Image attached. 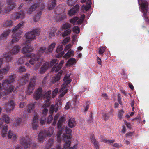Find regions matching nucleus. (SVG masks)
<instances>
[{
    "instance_id": "obj_1",
    "label": "nucleus",
    "mask_w": 149,
    "mask_h": 149,
    "mask_svg": "<svg viewBox=\"0 0 149 149\" xmlns=\"http://www.w3.org/2000/svg\"><path fill=\"white\" fill-rule=\"evenodd\" d=\"M47 48L45 47H42L40 48L37 52L36 56L35 54L32 53L25 54L24 56L26 57L31 58L29 61V62L31 64L33 65L38 63L40 57L46 51H47Z\"/></svg>"
},
{
    "instance_id": "obj_2",
    "label": "nucleus",
    "mask_w": 149,
    "mask_h": 149,
    "mask_svg": "<svg viewBox=\"0 0 149 149\" xmlns=\"http://www.w3.org/2000/svg\"><path fill=\"white\" fill-rule=\"evenodd\" d=\"M24 22L23 21L19 23L17 26L15 27L12 30L13 35L12 36L13 38L11 41L12 43L18 41L20 38L22 31L19 29L23 26Z\"/></svg>"
},
{
    "instance_id": "obj_3",
    "label": "nucleus",
    "mask_w": 149,
    "mask_h": 149,
    "mask_svg": "<svg viewBox=\"0 0 149 149\" xmlns=\"http://www.w3.org/2000/svg\"><path fill=\"white\" fill-rule=\"evenodd\" d=\"M19 140L21 146L17 145L15 149H27L32 143L31 139L28 135L20 137Z\"/></svg>"
},
{
    "instance_id": "obj_4",
    "label": "nucleus",
    "mask_w": 149,
    "mask_h": 149,
    "mask_svg": "<svg viewBox=\"0 0 149 149\" xmlns=\"http://www.w3.org/2000/svg\"><path fill=\"white\" fill-rule=\"evenodd\" d=\"M3 120L0 119V129L2 128L1 132V135L2 137H5L7 135L8 126L7 125H3V121L6 123H8L10 122V118L6 115H4L2 117Z\"/></svg>"
},
{
    "instance_id": "obj_5",
    "label": "nucleus",
    "mask_w": 149,
    "mask_h": 149,
    "mask_svg": "<svg viewBox=\"0 0 149 149\" xmlns=\"http://www.w3.org/2000/svg\"><path fill=\"white\" fill-rule=\"evenodd\" d=\"M39 30L37 29H33L31 31L26 32L24 36L26 39V43H30L33 40L36 39V36L39 35Z\"/></svg>"
},
{
    "instance_id": "obj_6",
    "label": "nucleus",
    "mask_w": 149,
    "mask_h": 149,
    "mask_svg": "<svg viewBox=\"0 0 149 149\" xmlns=\"http://www.w3.org/2000/svg\"><path fill=\"white\" fill-rule=\"evenodd\" d=\"M53 129L51 127H49V131L47 132L46 131H41L38 135V139L39 141L41 142L44 140L46 136H51L53 134Z\"/></svg>"
},
{
    "instance_id": "obj_7",
    "label": "nucleus",
    "mask_w": 149,
    "mask_h": 149,
    "mask_svg": "<svg viewBox=\"0 0 149 149\" xmlns=\"http://www.w3.org/2000/svg\"><path fill=\"white\" fill-rule=\"evenodd\" d=\"M141 12L143 13L145 20L146 22H149V19L147 17L148 3L146 1H142L141 3L139 4Z\"/></svg>"
},
{
    "instance_id": "obj_8",
    "label": "nucleus",
    "mask_w": 149,
    "mask_h": 149,
    "mask_svg": "<svg viewBox=\"0 0 149 149\" xmlns=\"http://www.w3.org/2000/svg\"><path fill=\"white\" fill-rule=\"evenodd\" d=\"M45 6L42 3H35L33 4L31 6L30 8L27 13L29 14H31L36 9L38 8L40 10L44 9Z\"/></svg>"
},
{
    "instance_id": "obj_9",
    "label": "nucleus",
    "mask_w": 149,
    "mask_h": 149,
    "mask_svg": "<svg viewBox=\"0 0 149 149\" xmlns=\"http://www.w3.org/2000/svg\"><path fill=\"white\" fill-rule=\"evenodd\" d=\"M11 83L8 79H6L2 83L3 88L7 92L9 93L12 92L14 90V86L10 85Z\"/></svg>"
},
{
    "instance_id": "obj_10",
    "label": "nucleus",
    "mask_w": 149,
    "mask_h": 149,
    "mask_svg": "<svg viewBox=\"0 0 149 149\" xmlns=\"http://www.w3.org/2000/svg\"><path fill=\"white\" fill-rule=\"evenodd\" d=\"M15 0H7V3L8 6L4 8V13H7L13 10L16 6L15 3H14Z\"/></svg>"
},
{
    "instance_id": "obj_11",
    "label": "nucleus",
    "mask_w": 149,
    "mask_h": 149,
    "mask_svg": "<svg viewBox=\"0 0 149 149\" xmlns=\"http://www.w3.org/2000/svg\"><path fill=\"white\" fill-rule=\"evenodd\" d=\"M25 17V13L22 10H21L20 12H16L13 14L11 16V18L15 20L20 18L24 19Z\"/></svg>"
},
{
    "instance_id": "obj_12",
    "label": "nucleus",
    "mask_w": 149,
    "mask_h": 149,
    "mask_svg": "<svg viewBox=\"0 0 149 149\" xmlns=\"http://www.w3.org/2000/svg\"><path fill=\"white\" fill-rule=\"evenodd\" d=\"M61 10L59 8H58L55 10V13L56 14H58V16L56 17V19L59 21H62L66 17V14L65 13H63L61 15V13H62V11L61 12L60 10Z\"/></svg>"
},
{
    "instance_id": "obj_13",
    "label": "nucleus",
    "mask_w": 149,
    "mask_h": 149,
    "mask_svg": "<svg viewBox=\"0 0 149 149\" xmlns=\"http://www.w3.org/2000/svg\"><path fill=\"white\" fill-rule=\"evenodd\" d=\"M29 76L30 74L27 73L22 75L18 80L19 84L21 85H24L28 81Z\"/></svg>"
},
{
    "instance_id": "obj_14",
    "label": "nucleus",
    "mask_w": 149,
    "mask_h": 149,
    "mask_svg": "<svg viewBox=\"0 0 149 149\" xmlns=\"http://www.w3.org/2000/svg\"><path fill=\"white\" fill-rule=\"evenodd\" d=\"M51 94H35L34 97L35 99L36 100H38L40 99L46 98L47 99L46 100V102H48L49 100V96H50Z\"/></svg>"
},
{
    "instance_id": "obj_15",
    "label": "nucleus",
    "mask_w": 149,
    "mask_h": 149,
    "mask_svg": "<svg viewBox=\"0 0 149 149\" xmlns=\"http://www.w3.org/2000/svg\"><path fill=\"white\" fill-rule=\"evenodd\" d=\"M36 79V77L34 76L30 80L28 88V90L30 93H32V91L34 90L35 86Z\"/></svg>"
},
{
    "instance_id": "obj_16",
    "label": "nucleus",
    "mask_w": 149,
    "mask_h": 149,
    "mask_svg": "<svg viewBox=\"0 0 149 149\" xmlns=\"http://www.w3.org/2000/svg\"><path fill=\"white\" fill-rule=\"evenodd\" d=\"M15 104L13 100H10L6 104V108L7 112H9L13 110L14 108Z\"/></svg>"
},
{
    "instance_id": "obj_17",
    "label": "nucleus",
    "mask_w": 149,
    "mask_h": 149,
    "mask_svg": "<svg viewBox=\"0 0 149 149\" xmlns=\"http://www.w3.org/2000/svg\"><path fill=\"white\" fill-rule=\"evenodd\" d=\"M63 49V47L62 45H59L57 47L56 52L59 53L56 55V57L58 58L62 57L64 54V51H62Z\"/></svg>"
},
{
    "instance_id": "obj_18",
    "label": "nucleus",
    "mask_w": 149,
    "mask_h": 149,
    "mask_svg": "<svg viewBox=\"0 0 149 149\" xmlns=\"http://www.w3.org/2000/svg\"><path fill=\"white\" fill-rule=\"evenodd\" d=\"M79 6L78 5H76L68 12V14L70 16H72L75 14L79 10Z\"/></svg>"
},
{
    "instance_id": "obj_19",
    "label": "nucleus",
    "mask_w": 149,
    "mask_h": 149,
    "mask_svg": "<svg viewBox=\"0 0 149 149\" xmlns=\"http://www.w3.org/2000/svg\"><path fill=\"white\" fill-rule=\"evenodd\" d=\"M38 116L36 115L34 117L33 119L32 128L35 130H37L38 126Z\"/></svg>"
},
{
    "instance_id": "obj_20",
    "label": "nucleus",
    "mask_w": 149,
    "mask_h": 149,
    "mask_svg": "<svg viewBox=\"0 0 149 149\" xmlns=\"http://www.w3.org/2000/svg\"><path fill=\"white\" fill-rule=\"evenodd\" d=\"M33 49L30 45H27L22 49V52L23 53H29L32 52Z\"/></svg>"
},
{
    "instance_id": "obj_21",
    "label": "nucleus",
    "mask_w": 149,
    "mask_h": 149,
    "mask_svg": "<svg viewBox=\"0 0 149 149\" xmlns=\"http://www.w3.org/2000/svg\"><path fill=\"white\" fill-rule=\"evenodd\" d=\"M65 131L66 134H67L68 135L63 134V137L64 138L67 139H70V135L71 134V132H72V130L66 127L65 129Z\"/></svg>"
},
{
    "instance_id": "obj_22",
    "label": "nucleus",
    "mask_w": 149,
    "mask_h": 149,
    "mask_svg": "<svg viewBox=\"0 0 149 149\" xmlns=\"http://www.w3.org/2000/svg\"><path fill=\"white\" fill-rule=\"evenodd\" d=\"M20 48L19 45H16L10 51V53L12 55L16 54L19 52Z\"/></svg>"
},
{
    "instance_id": "obj_23",
    "label": "nucleus",
    "mask_w": 149,
    "mask_h": 149,
    "mask_svg": "<svg viewBox=\"0 0 149 149\" xmlns=\"http://www.w3.org/2000/svg\"><path fill=\"white\" fill-rule=\"evenodd\" d=\"M64 63V61L62 60L60 62V63L58 64V63L57 65H54L53 67L52 68V70L53 71L58 72L59 70L61 69V67Z\"/></svg>"
},
{
    "instance_id": "obj_24",
    "label": "nucleus",
    "mask_w": 149,
    "mask_h": 149,
    "mask_svg": "<svg viewBox=\"0 0 149 149\" xmlns=\"http://www.w3.org/2000/svg\"><path fill=\"white\" fill-rule=\"evenodd\" d=\"M71 142L70 141L68 140L65 142V143L64 145L63 148V149H76L77 147V145H74L72 147V148L70 147V144Z\"/></svg>"
},
{
    "instance_id": "obj_25",
    "label": "nucleus",
    "mask_w": 149,
    "mask_h": 149,
    "mask_svg": "<svg viewBox=\"0 0 149 149\" xmlns=\"http://www.w3.org/2000/svg\"><path fill=\"white\" fill-rule=\"evenodd\" d=\"M56 0H52L48 3L47 8L49 10H51L53 9L56 5Z\"/></svg>"
},
{
    "instance_id": "obj_26",
    "label": "nucleus",
    "mask_w": 149,
    "mask_h": 149,
    "mask_svg": "<svg viewBox=\"0 0 149 149\" xmlns=\"http://www.w3.org/2000/svg\"><path fill=\"white\" fill-rule=\"evenodd\" d=\"M49 66V63L48 62H46L41 67L40 73L41 74H43L45 72L46 70L48 69Z\"/></svg>"
},
{
    "instance_id": "obj_27",
    "label": "nucleus",
    "mask_w": 149,
    "mask_h": 149,
    "mask_svg": "<svg viewBox=\"0 0 149 149\" xmlns=\"http://www.w3.org/2000/svg\"><path fill=\"white\" fill-rule=\"evenodd\" d=\"M49 66V63L48 62H46L41 67L40 73L41 74H43L45 72L46 70L48 69Z\"/></svg>"
},
{
    "instance_id": "obj_28",
    "label": "nucleus",
    "mask_w": 149,
    "mask_h": 149,
    "mask_svg": "<svg viewBox=\"0 0 149 149\" xmlns=\"http://www.w3.org/2000/svg\"><path fill=\"white\" fill-rule=\"evenodd\" d=\"M49 66V63L48 62H46L41 67L40 73L41 74H43L45 72L46 70L48 69Z\"/></svg>"
},
{
    "instance_id": "obj_29",
    "label": "nucleus",
    "mask_w": 149,
    "mask_h": 149,
    "mask_svg": "<svg viewBox=\"0 0 149 149\" xmlns=\"http://www.w3.org/2000/svg\"><path fill=\"white\" fill-rule=\"evenodd\" d=\"M49 66V63L48 62H46L41 67L40 73L41 74H43L45 72L46 70L48 69Z\"/></svg>"
},
{
    "instance_id": "obj_30",
    "label": "nucleus",
    "mask_w": 149,
    "mask_h": 149,
    "mask_svg": "<svg viewBox=\"0 0 149 149\" xmlns=\"http://www.w3.org/2000/svg\"><path fill=\"white\" fill-rule=\"evenodd\" d=\"M70 75H66L64 78L63 81L64 82L63 85L66 86L69 84H70L72 81L71 79L70 78Z\"/></svg>"
},
{
    "instance_id": "obj_31",
    "label": "nucleus",
    "mask_w": 149,
    "mask_h": 149,
    "mask_svg": "<svg viewBox=\"0 0 149 149\" xmlns=\"http://www.w3.org/2000/svg\"><path fill=\"white\" fill-rule=\"evenodd\" d=\"M11 31V30L9 29H8L4 31L0 36V40H4L6 37L9 35Z\"/></svg>"
},
{
    "instance_id": "obj_32",
    "label": "nucleus",
    "mask_w": 149,
    "mask_h": 149,
    "mask_svg": "<svg viewBox=\"0 0 149 149\" xmlns=\"http://www.w3.org/2000/svg\"><path fill=\"white\" fill-rule=\"evenodd\" d=\"M3 57L4 58L7 62H9L13 59L12 56L10 53H7L3 55Z\"/></svg>"
},
{
    "instance_id": "obj_33",
    "label": "nucleus",
    "mask_w": 149,
    "mask_h": 149,
    "mask_svg": "<svg viewBox=\"0 0 149 149\" xmlns=\"http://www.w3.org/2000/svg\"><path fill=\"white\" fill-rule=\"evenodd\" d=\"M8 136L9 139H11L13 141L17 139V137L15 134H13V132L11 131H9L8 133Z\"/></svg>"
},
{
    "instance_id": "obj_34",
    "label": "nucleus",
    "mask_w": 149,
    "mask_h": 149,
    "mask_svg": "<svg viewBox=\"0 0 149 149\" xmlns=\"http://www.w3.org/2000/svg\"><path fill=\"white\" fill-rule=\"evenodd\" d=\"M62 74V72H60L57 75L53 77L52 79V82L53 84L55 83L56 82L58 81L60 79L61 76Z\"/></svg>"
},
{
    "instance_id": "obj_35",
    "label": "nucleus",
    "mask_w": 149,
    "mask_h": 149,
    "mask_svg": "<svg viewBox=\"0 0 149 149\" xmlns=\"http://www.w3.org/2000/svg\"><path fill=\"white\" fill-rule=\"evenodd\" d=\"M91 140L96 149H99V143L97 141H96L95 137L93 135H92L91 137Z\"/></svg>"
},
{
    "instance_id": "obj_36",
    "label": "nucleus",
    "mask_w": 149,
    "mask_h": 149,
    "mask_svg": "<svg viewBox=\"0 0 149 149\" xmlns=\"http://www.w3.org/2000/svg\"><path fill=\"white\" fill-rule=\"evenodd\" d=\"M69 126L70 128L74 127L76 125L75 119L73 118H71L69 120L68 123Z\"/></svg>"
},
{
    "instance_id": "obj_37",
    "label": "nucleus",
    "mask_w": 149,
    "mask_h": 149,
    "mask_svg": "<svg viewBox=\"0 0 149 149\" xmlns=\"http://www.w3.org/2000/svg\"><path fill=\"white\" fill-rule=\"evenodd\" d=\"M91 1H86L85 6L83 5L82 6V8L84 9L86 11H88L91 7Z\"/></svg>"
},
{
    "instance_id": "obj_38",
    "label": "nucleus",
    "mask_w": 149,
    "mask_h": 149,
    "mask_svg": "<svg viewBox=\"0 0 149 149\" xmlns=\"http://www.w3.org/2000/svg\"><path fill=\"white\" fill-rule=\"evenodd\" d=\"M42 14V12L41 11H40L37 13V14L34 16L33 18L34 21L35 22H36L39 20Z\"/></svg>"
},
{
    "instance_id": "obj_39",
    "label": "nucleus",
    "mask_w": 149,
    "mask_h": 149,
    "mask_svg": "<svg viewBox=\"0 0 149 149\" xmlns=\"http://www.w3.org/2000/svg\"><path fill=\"white\" fill-rule=\"evenodd\" d=\"M74 55V51L73 50L70 49L69 50L67 53L65 54L63 57L66 58H69L72 56Z\"/></svg>"
},
{
    "instance_id": "obj_40",
    "label": "nucleus",
    "mask_w": 149,
    "mask_h": 149,
    "mask_svg": "<svg viewBox=\"0 0 149 149\" xmlns=\"http://www.w3.org/2000/svg\"><path fill=\"white\" fill-rule=\"evenodd\" d=\"M58 100V102L56 103L54 105V111L56 112L58 109H60L61 107L62 102L61 101Z\"/></svg>"
},
{
    "instance_id": "obj_41",
    "label": "nucleus",
    "mask_w": 149,
    "mask_h": 149,
    "mask_svg": "<svg viewBox=\"0 0 149 149\" xmlns=\"http://www.w3.org/2000/svg\"><path fill=\"white\" fill-rule=\"evenodd\" d=\"M54 143V140L53 139L51 138L47 142V143L46 144V147L47 149H49V148L53 145Z\"/></svg>"
},
{
    "instance_id": "obj_42",
    "label": "nucleus",
    "mask_w": 149,
    "mask_h": 149,
    "mask_svg": "<svg viewBox=\"0 0 149 149\" xmlns=\"http://www.w3.org/2000/svg\"><path fill=\"white\" fill-rule=\"evenodd\" d=\"M56 45V43L55 42L51 44L47 50V52H52L54 48L55 47Z\"/></svg>"
},
{
    "instance_id": "obj_43",
    "label": "nucleus",
    "mask_w": 149,
    "mask_h": 149,
    "mask_svg": "<svg viewBox=\"0 0 149 149\" xmlns=\"http://www.w3.org/2000/svg\"><path fill=\"white\" fill-rule=\"evenodd\" d=\"M13 24V22L11 20H6L3 25L5 27L12 26Z\"/></svg>"
},
{
    "instance_id": "obj_44",
    "label": "nucleus",
    "mask_w": 149,
    "mask_h": 149,
    "mask_svg": "<svg viewBox=\"0 0 149 149\" xmlns=\"http://www.w3.org/2000/svg\"><path fill=\"white\" fill-rule=\"evenodd\" d=\"M9 66H7L4 67L3 68L0 70V74H5L7 73L9 70Z\"/></svg>"
},
{
    "instance_id": "obj_45",
    "label": "nucleus",
    "mask_w": 149,
    "mask_h": 149,
    "mask_svg": "<svg viewBox=\"0 0 149 149\" xmlns=\"http://www.w3.org/2000/svg\"><path fill=\"white\" fill-rule=\"evenodd\" d=\"M35 104H30L28 105L27 111L29 113H31V111L33 110L35 108Z\"/></svg>"
},
{
    "instance_id": "obj_46",
    "label": "nucleus",
    "mask_w": 149,
    "mask_h": 149,
    "mask_svg": "<svg viewBox=\"0 0 149 149\" xmlns=\"http://www.w3.org/2000/svg\"><path fill=\"white\" fill-rule=\"evenodd\" d=\"M64 121V118L63 117H61L57 123V127L58 128H60L61 127L62 123Z\"/></svg>"
},
{
    "instance_id": "obj_47",
    "label": "nucleus",
    "mask_w": 149,
    "mask_h": 149,
    "mask_svg": "<svg viewBox=\"0 0 149 149\" xmlns=\"http://www.w3.org/2000/svg\"><path fill=\"white\" fill-rule=\"evenodd\" d=\"M16 77V75L15 74H13L9 77V80H8L11 84L14 81Z\"/></svg>"
},
{
    "instance_id": "obj_48",
    "label": "nucleus",
    "mask_w": 149,
    "mask_h": 149,
    "mask_svg": "<svg viewBox=\"0 0 149 149\" xmlns=\"http://www.w3.org/2000/svg\"><path fill=\"white\" fill-rule=\"evenodd\" d=\"M106 47H101L99 49L98 53L99 54L102 55L104 53L106 49Z\"/></svg>"
},
{
    "instance_id": "obj_49",
    "label": "nucleus",
    "mask_w": 149,
    "mask_h": 149,
    "mask_svg": "<svg viewBox=\"0 0 149 149\" xmlns=\"http://www.w3.org/2000/svg\"><path fill=\"white\" fill-rule=\"evenodd\" d=\"M22 119L20 118H18L15 119V126H19L21 124Z\"/></svg>"
},
{
    "instance_id": "obj_50",
    "label": "nucleus",
    "mask_w": 149,
    "mask_h": 149,
    "mask_svg": "<svg viewBox=\"0 0 149 149\" xmlns=\"http://www.w3.org/2000/svg\"><path fill=\"white\" fill-rule=\"evenodd\" d=\"M71 30L70 29H68L64 31L62 34V36L64 37L70 35L71 32Z\"/></svg>"
},
{
    "instance_id": "obj_51",
    "label": "nucleus",
    "mask_w": 149,
    "mask_h": 149,
    "mask_svg": "<svg viewBox=\"0 0 149 149\" xmlns=\"http://www.w3.org/2000/svg\"><path fill=\"white\" fill-rule=\"evenodd\" d=\"M78 17H76L72 19H71L70 20V23H72L74 24H75V22L78 20Z\"/></svg>"
},
{
    "instance_id": "obj_52",
    "label": "nucleus",
    "mask_w": 149,
    "mask_h": 149,
    "mask_svg": "<svg viewBox=\"0 0 149 149\" xmlns=\"http://www.w3.org/2000/svg\"><path fill=\"white\" fill-rule=\"evenodd\" d=\"M71 25L70 24L66 23L62 26V29L65 30L70 27Z\"/></svg>"
},
{
    "instance_id": "obj_53",
    "label": "nucleus",
    "mask_w": 149,
    "mask_h": 149,
    "mask_svg": "<svg viewBox=\"0 0 149 149\" xmlns=\"http://www.w3.org/2000/svg\"><path fill=\"white\" fill-rule=\"evenodd\" d=\"M61 93H66L67 92V89L66 86H63L60 90Z\"/></svg>"
},
{
    "instance_id": "obj_54",
    "label": "nucleus",
    "mask_w": 149,
    "mask_h": 149,
    "mask_svg": "<svg viewBox=\"0 0 149 149\" xmlns=\"http://www.w3.org/2000/svg\"><path fill=\"white\" fill-rule=\"evenodd\" d=\"M58 117L59 115L58 114H56L55 115L54 118V121L52 124V125L54 126L55 125L56 123L57 120L58 119Z\"/></svg>"
},
{
    "instance_id": "obj_55",
    "label": "nucleus",
    "mask_w": 149,
    "mask_h": 149,
    "mask_svg": "<svg viewBox=\"0 0 149 149\" xmlns=\"http://www.w3.org/2000/svg\"><path fill=\"white\" fill-rule=\"evenodd\" d=\"M26 70V69L24 66H21L19 68L18 71L20 72H24Z\"/></svg>"
},
{
    "instance_id": "obj_56",
    "label": "nucleus",
    "mask_w": 149,
    "mask_h": 149,
    "mask_svg": "<svg viewBox=\"0 0 149 149\" xmlns=\"http://www.w3.org/2000/svg\"><path fill=\"white\" fill-rule=\"evenodd\" d=\"M68 62L69 64L73 65L75 63L76 60L74 58H71L69 59Z\"/></svg>"
},
{
    "instance_id": "obj_57",
    "label": "nucleus",
    "mask_w": 149,
    "mask_h": 149,
    "mask_svg": "<svg viewBox=\"0 0 149 149\" xmlns=\"http://www.w3.org/2000/svg\"><path fill=\"white\" fill-rule=\"evenodd\" d=\"M103 141L105 143L111 144L113 143L115 141V140L114 139L111 140H109L107 139H104L103 140Z\"/></svg>"
},
{
    "instance_id": "obj_58",
    "label": "nucleus",
    "mask_w": 149,
    "mask_h": 149,
    "mask_svg": "<svg viewBox=\"0 0 149 149\" xmlns=\"http://www.w3.org/2000/svg\"><path fill=\"white\" fill-rule=\"evenodd\" d=\"M73 31L76 33H78L80 31V29L78 26H75L73 28Z\"/></svg>"
},
{
    "instance_id": "obj_59",
    "label": "nucleus",
    "mask_w": 149,
    "mask_h": 149,
    "mask_svg": "<svg viewBox=\"0 0 149 149\" xmlns=\"http://www.w3.org/2000/svg\"><path fill=\"white\" fill-rule=\"evenodd\" d=\"M85 104L86 106L84 108V111L85 112L87 111L89 108V105L90 104V102L89 101H87L85 102Z\"/></svg>"
},
{
    "instance_id": "obj_60",
    "label": "nucleus",
    "mask_w": 149,
    "mask_h": 149,
    "mask_svg": "<svg viewBox=\"0 0 149 149\" xmlns=\"http://www.w3.org/2000/svg\"><path fill=\"white\" fill-rule=\"evenodd\" d=\"M124 113V111L123 110H120L118 113V117L120 119H121L122 118V116Z\"/></svg>"
},
{
    "instance_id": "obj_61",
    "label": "nucleus",
    "mask_w": 149,
    "mask_h": 149,
    "mask_svg": "<svg viewBox=\"0 0 149 149\" xmlns=\"http://www.w3.org/2000/svg\"><path fill=\"white\" fill-rule=\"evenodd\" d=\"M75 3L74 2L73 0H68L67 1V3L69 6H72Z\"/></svg>"
},
{
    "instance_id": "obj_62",
    "label": "nucleus",
    "mask_w": 149,
    "mask_h": 149,
    "mask_svg": "<svg viewBox=\"0 0 149 149\" xmlns=\"http://www.w3.org/2000/svg\"><path fill=\"white\" fill-rule=\"evenodd\" d=\"M53 120V117L52 115H49L48 117L47 122L48 123H50Z\"/></svg>"
},
{
    "instance_id": "obj_63",
    "label": "nucleus",
    "mask_w": 149,
    "mask_h": 149,
    "mask_svg": "<svg viewBox=\"0 0 149 149\" xmlns=\"http://www.w3.org/2000/svg\"><path fill=\"white\" fill-rule=\"evenodd\" d=\"M25 61V59L24 58H19L17 62V63L19 64H21L24 63Z\"/></svg>"
},
{
    "instance_id": "obj_64",
    "label": "nucleus",
    "mask_w": 149,
    "mask_h": 149,
    "mask_svg": "<svg viewBox=\"0 0 149 149\" xmlns=\"http://www.w3.org/2000/svg\"><path fill=\"white\" fill-rule=\"evenodd\" d=\"M132 121L136 120L137 122H140L141 120V116H138L132 119Z\"/></svg>"
}]
</instances>
